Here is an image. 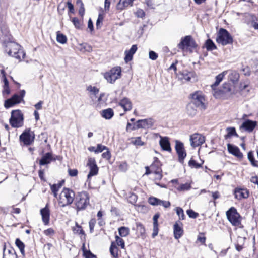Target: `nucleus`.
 Listing matches in <instances>:
<instances>
[{
  "instance_id": "obj_52",
  "label": "nucleus",
  "mask_w": 258,
  "mask_h": 258,
  "mask_svg": "<svg viewBox=\"0 0 258 258\" xmlns=\"http://www.w3.org/2000/svg\"><path fill=\"white\" fill-rule=\"evenodd\" d=\"M77 3L78 4H79V3L80 4V7L79 10V13L81 16L83 17L85 13V9L84 7L83 3L82 2L81 0H78Z\"/></svg>"
},
{
  "instance_id": "obj_27",
  "label": "nucleus",
  "mask_w": 258,
  "mask_h": 258,
  "mask_svg": "<svg viewBox=\"0 0 258 258\" xmlns=\"http://www.w3.org/2000/svg\"><path fill=\"white\" fill-rule=\"evenodd\" d=\"M101 116L106 119H111L114 115V112L112 109L108 108L103 110L101 113Z\"/></svg>"
},
{
  "instance_id": "obj_59",
  "label": "nucleus",
  "mask_w": 258,
  "mask_h": 258,
  "mask_svg": "<svg viewBox=\"0 0 258 258\" xmlns=\"http://www.w3.org/2000/svg\"><path fill=\"white\" fill-rule=\"evenodd\" d=\"M187 215H188V216L190 218H196L198 215V214L195 212L193 210H188L187 211Z\"/></svg>"
},
{
  "instance_id": "obj_42",
  "label": "nucleus",
  "mask_w": 258,
  "mask_h": 258,
  "mask_svg": "<svg viewBox=\"0 0 258 258\" xmlns=\"http://www.w3.org/2000/svg\"><path fill=\"white\" fill-rule=\"evenodd\" d=\"M244 239L242 237H238V243L235 245L236 249L237 251H240L243 249V244Z\"/></svg>"
},
{
  "instance_id": "obj_21",
  "label": "nucleus",
  "mask_w": 258,
  "mask_h": 258,
  "mask_svg": "<svg viewBox=\"0 0 258 258\" xmlns=\"http://www.w3.org/2000/svg\"><path fill=\"white\" fill-rule=\"evenodd\" d=\"M227 148L228 150L230 153L233 154L239 158H242L243 155L237 147L233 146L230 144H228Z\"/></svg>"
},
{
  "instance_id": "obj_55",
  "label": "nucleus",
  "mask_w": 258,
  "mask_h": 258,
  "mask_svg": "<svg viewBox=\"0 0 258 258\" xmlns=\"http://www.w3.org/2000/svg\"><path fill=\"white\" fill-rule=\"evenodd\" d=\"M191 188V186L189 184L186 183L185 184H182L180 185L179 187V190H188L190 189Z\"/></svg>"
},
{
  "instance_id": "obj_53",
  "label": "nucleus",
  "mask_w": 258,
  "mask_h": 258,
  "mask_svg": "<svg viewBox=\"0 0 258 258\" xmlns=\"http://www.w3.org/2000/svg\"><path fill=\"white\" fill-rule=\"evenodd\" d=\"M108 150V148L101 144H98L96 148V151H95V153H101L104 150Z\"/></svg>"
},
{
  "instance_id": "obj_64",
  "label": "nucleus",
  "mask_w": 258,
  "mask_h": 258,
  "mask_svg": "<svg viewBox=\"0 0 258 258\" xmlns=\"http://www.w3.org/2000/svg\"><path fill=\"white\" fill-rule=\"evenodd\" d=\"M68 173L70 176L74 177L76 176L78 174V170L77 169H69Z\"/></svg>"
},
{
  "instance_id": "obj_2",
  "label": "nucleus",
  "mask_w": 258,
  "mask_h": 258,
  "mask_svg": "<svg viewBox=\"0 0 258 258\" xmlns=\"http://www.w3.org/2000/svg\"><path fill=\"white\" fill-rule=\"evenodd\" d=\"M75 197V192L72 190L64 188L59 195L58 204L62 207L69 206L74 201Z\"/></svg>"
},
{
  "instance_id": "obj_9",
  "label": "nucleus",
  "mask_w": 258,
  "mask_h": 258,
  "mask_svg": "<svg viewBox=\"0 0 258 258\" xmlns=\"http://www.w3.org/2000/svg\"><path fill=\"white\" fill-rule=\"evenodd\" d=\"M121 68L116 67L111 69L109 72L105 73L104 77L108 82L113 83L121 77Z\"/></svg>"
},
{
  "instance_id": "obj_61",
  "label": "nucleus",
  "mask_w": 258,
  "mask_h": 258,
  "mask_svg": "<svg viewBox=\"0 0 258 258\" xmlns=\"http://www.w3.org/2000/svg\"><path fill=\"white\" fill-rule=\"evenodd\" d=\"M136 15L137 17L143 18L145 16L144 11L142 9H138L136 12Z\"/></svg>"
},
{
  "instance_id": "obj_54",
  "label": "nucleus",
  "mask_w": 258,
  "mask_h": 258,
  "mask_svg": "<svg viewBox=\"0 0 258 258\" xmlns=\"http://www.w3.org/2000/svg\"><path fill=\"white\" fill-rule=\"evenodd\" d=\"M80 46L82 47L81 49H84V51L90 52L92 50V47L87 43L81 44Z\"/></svg>"
},
{
  "instance_id": "obj_5",
  "label": "nucleus",
  "mask_w": 258,
  "mask_h": 258,
  "mask_svg": "<svg viewBox=\"0 0 258 258\" xmlns=\"http://www.w3.org/2000/svg\"><path fill=\"white\" fill-rule=\"evenodd\" d=\"M23 115L20 110H16L12 111L9 121L13 127L18 128L21 127L23 124Z\"/></svg>"
},
{
  "instance_id": "obj_6",
  "label": "nucleus",
  "mask_w": 258,
  "mask_h": 258,
  "mask_svg": "<svg viewBox=\"0 0 258 258\" xmlns=\"http://www.w3.org/2000/svg\"><path fill=\"white\" fill-rule=\"evenodd\" d=\"M233 86L229 83H225L220 90L215 91L213 94L216 98H228L233 93Z\"/></svg>"
},
{
  "instance_id": "obj_60",
  "label": "nucleus",
  "mask_w": 258,
  "mask_h": 258,
  "mask_svg": "<svg viewBox=\"0 0 258 258\" xmlns=\"http://www.w3.org/2000/svg\"><path fill=\"white\" fill-rule=\"evenodd\" d=\"M44 233L46 236H51L54 234V231L52 228H49V229H47L44 230Z\"/></svg>"
},
{
  "instance_id": "obj_15",
  "label": "nucleus",
  "mask_w": 258,
  "mask_h": 258,
  "mask_svg": "<svg viewBox=\"0 0 258 258\" xmlns=\"http://www.w3.org/2000/svg\"><path fill=\"white\" fill-rule=\"evenodd\" d=\"M175 149L178 156L179 161L183 164L184 159L186 156V153L184 148L183 144L181 142L176 141Z\"/></svg>"
},
{
  "instance_id": "obj_7",
  "label": "nucleus",
  "mask_w": 258,
  "mask_h": 258,
  "mask_svg": "<svg viewBox=\"0 0 258 258\" xmlns=\"http://www.w3.org/2000/svg\"><path fill=\"white\" fill-rule=\"evenodd\" d=\"M197 46L196 42L191 36H186L181 39L180 42L178 44V47L182 51L188 50L192 51V49Z\"/></svg>"
},
{
  "instance_id": "obj_1",
  "label": "nucleus",
  "mask_w": 258,
  "mask_h": 258,
  "mask_svg": "<svg viewBox=\"0 0 258 258\" xmlns=\"http://www.w3.org/2000/svg\"><path fill=\"white\" fill-rule=\"evenodd\" d=\"M5 51L9 55L21 60L24 58L25 53L21 46L14 42H9L7 43L5 47Z\"/></svg>"
},
{
  "instance_id": "obj_22",
  "label": "nucleus",
  "mask_w": 258,
  "mask_h": 258,
  "mask_svg": "<svg viewBox=\"0 0 258 258\" xmlns=\"http://www.w3.org/2000/svg\"><path fill=\"white\" fill-rule=\"evenodd\" d=\"M161 139L159 143L162 149L163 150L167 151H171V149L170 147V144L167 137H160Z\"/></svg>"
},
{
  "instance_id": "obj_30",
  "label": "nucleus",
  "mask_w": 258,
  "mask_h": 258,
  "mask_svg": "<svg viewBox=\"0 0 258 258\" xmlns=\"http://www.w3.org/2000/svg\"><path fill=\"white\" fill-rule=\"evenodd\" d=\"M180 75L181 76L179 77L180 79L189 82L191 81V77L193 76V73L184 71L181 73Z\"/></svg>"
},
{
  "instance_id": "obj_34",
  "label": "nucleus",
  "mask_w": 258,
  "mask_h": 258,
  "mask_svg": "<svg viewBox=\"0 0 258 258\" xmlns=\"http://www.w3.org/2000/svg\"><path fill=\"white\" fill-rule=\"evenodd\" d=\"M50 188L52 191V192L53 194V195L55 197H57V192L59 190V189L60 188V187L62 186V183H59L57 184H54L53 185L50 184Z\"/></svg>"
},
{
  "instance_id": "obj_17",
  "label": "nucleus",
  "mask_w": 258,
  "mask_h": 258,
  "mask_svg": "<svg viewBox=\"0 0 258 258\" xmlns=\"http://www.w3.org/2000/svg\"><path fill=\"white\" fill-rule=\"evenodd\" d=\"M21 102V97L17 94L14 95L11 98L5 101L4 106L6 108H10Z\"/></svg>"
},
{
  "instance_id": "obj_43",
  "label": "nucleus",
  "mask_w": 258,
  "mask_h": 258,
  "mask_svg": "<svg viewBox=\"0 0 258 258\" xmlns=\"http://www.w3.org/2000/svg\"><path fill=\"white\" fill-rule=\"evenodd\" d=\"M132 143L136 146H143L144 143L141 141V137H135L132 138Z\"/></svg>"
},
{
  "instance_id": "obj_25",
  "label": "nucleus",
  "mask_w": 258,
  "mask_h": 258,
  "mask_svg": "<svg viewBox=\"0 0 258 258\" xmlns=\"http://www.w3.org/2000/svg\"><path fill=\"white\" fill-rule=\"evenodd\" d=\"M183 230L182 228L178 223L174 225V235L175 239H179L183 235Z\"/></svg>"
},
{
  "instance_id": "obj_19",
  "label": "nucleus",
  "mask_w": 258,
  "mask_h": 258,
  "mask_svg": "<svg viewBox=\"0 0 258 258\" xmlns=\"http://www.w3.org/2000/svg\"><path fill=\"white\" fill-rule=\"evenodd\" d=\"M235 197L238 200L248 197L249 192L246 189L236 188L234 191Z\"/></svg>"
},
{
  "instance_id": "obj_3",
  "label": "nucleus",
  "mask_w": 258,
  "mask_h": 258,
  "mask_svg": "<svg viewBox=\"0 0 258 258\" xmlns=\"http://www.w3.org/2000/svg\"><path fill=\"white\" fill-rule=\"evenodd\" d=\"M74 200L76 208L78 211L85 209L89 204V197L85 191L79 192L76 197H75Z\"/></svg>"
},
{
  "instance_id": "obj_45",
  "label": "nucleus",
  "mask_w": 258,
  "mask_h": 258,
  "mask_svg": "<svg viewBox=\"0 0 258 258\" xmlns=\"http://www.w3.org/2000/svg\"><path fill=\"white\" fill-rule=\"evenodd\" d=\"M73 231L75 234H84L81 226L78 225L77 223H76L75 227H73Z\"/></svg>"
},
{
  "instance_id": "obj_29",
  "label": "nucleus",
  "mask_w": 258,
  "mask_h": 258,
  "mask_svg": "<svg viewBox=\"0 0 258 258\" xmlns=\"http://www.w3.org/2000/svg\"><path fill=\"white\" fill-rule=\"evenodd\" d=\"M3 258H17V255L14 249L11 248L7 252L4 248Z\"/></svg>"
},
{
  "instance_id": "obj_31",
  "label": "nucleus",
  "mask_w": 258,
  "mask_h": 258,
  "mask_svg": "<svg viewBox=\"0 0 258 258\" xmlns=\"http://www.w3.org/2000/svg\"><path fill=\"white\" fill-rule=\"evenodd\" d=\"M228 72H230L229 75V80L233 82H237L239 78V73L236 71L234 70L228 71Z\"/></svg>"
},
{
  "instance_id": "obj_32",
  "label": "nucleus",
  "mask_w": 258,
  "mask_h": 258,
  "mask_svg": "<svg viewBox=\"0 0 258 258\" xmlns=\"http://www.w3.org/2000/svg\"><path fill=\"white\" fill-rule=\"evenodd\" d=\"M56 40L58 42L63 44L67 42V38L64 34L61 33L60 31H57L56 35Z\"/></svg>"
},
{
  "instance_id": "obj_62",
  "label": "nucleus",
  "mask_w": 258,
  "mask_h": 258,
  "mask_svg": "<svg viewBox=\"0 0 258 258\" xmlns=\"http://www.w3.org/2000/svg\"><path fill=\"white\" fill-rule=\"evenodd\" d=\"M84 255L86 258H93L95 255L92 254L90 251L83 250Z\"/></svg>"
},
{
  "instance_id": "obj_41",
  "label": "nucleus",
  "mask_w": 258,
  "mask_h": 258,
  "mask_svg": "<svg viewBox=\"0 0 258 258\" xmlns=\"http://www.w3.org/2000/svg\"><path fill=\"white\" fill-rule=\"evenodd\" d=\"M137 231L141 236H143L145 233V229L144 226L140 223H136Z\"/></svg>"
},
{
  "instance_id": "obj_63",
  "label": "nucleus",
  "mask_w": 258,
  "mask_h": 258,
  "mask_svg": "<svg viewBox=\"0 0 258 258\" xmlns=\"http://www.w3.org/2000/svg\"><path fill=\"white\" fill-rule=\"evenodd\" d=\"M95 223H96V220L94 219H91L89 221V228H90L91 232H92V231H93Z\"/></svg>"
},
{
  "instance_id": "obj_13",
  "label": "nucleus",
  "mask_w": 258,
  "mask_h": 258,
  "mask_svg": "<svg viewBox=\"0 0 258 258\" xmlns=\"http://www.w3.org/2000/svg\"><path fill=\"white\" fill-rule=\"evenodd\" d=\"M87 165L90 169V171L87 176L88 180H89L92 176L98 174V168L96 165L95 159L94 158H89Z\"/></svg>"
},
{
  "instance_id": "obj_14",
  "label": "nucleus",
  "mask_w": 258,
  "mask_h": 258,
  "mask_svg": "<svg viewBox=\"0 0 258 258\" xmlns=\"http://www.w3.org/2000/svg\"><path fill=\"white\" fill-rule=\"evenodd\" d=\"M257 125V122L249 119H246L240 126V130L248 133H251Z\"/></svg>"
},
{
  "instance_id": "obj_40",
  "label": "nucleus",
  "mask_w": 258,
  "mask_h": 258,
  "mask_svg": "<svg viewBox=\"0 0 258 258\" xmlns=\"http://www.w3.org/2000/svg\"><path fill=\"white\" fill-rule=\"evenodd\" d=\"M206 47L208 50H213L216 49V46L211 39H208L205 43Z\"/></svg>"
},
{
  "instance_id": "obj_46",
  "label": "nucleus",
  "mask_w": 258,
  "mask_h": 258,
  "mask_svg": "<svg viewBox=\"0 0 258 258\" xmlns=\"http://www.w3.org/2000/svg\"><path fill=\"white\" fill-rule=\"evenodd\" d=\"M159 166L160 162L158 160V159L156 158L154 163L151 165L150 167L151 168V170L154 172L155 170L159 171Z\"/></svg>"
},
{
  "instance_id": "obj_8",
  "label": "nucleus",
  "mask_w": 258,
  "mask_h": 258,
  "mask_svg": "<svg viewBox=\"0 0 258 258\" xmlns=\"http://www.w3.org/2000/svg\"><path fill=\"white\" fill-rule=\"evenodd\" d=\"M226 214L228 220L233 225L239 226L240 225V216L234 207H231Z\"/></svg>"
},
{
  "instance_id": "obj_48",
  "label": "nucleus",
  "mask_w": 258,
  "mask_h": 258,
  "mask_svg": "<svg viewBox=\"0 0 258 258\" xmlns=\"http://www.w3.org/2000/svg\"><path fill=\"white\" fill-rule=\"evenodd\" d=\"M160 199L155 197H150L148 199V202L152 205H158Z\"/></svg>"
},
{
  "instance_id": "obj_51",
  "label": "nucleus",
  "mask_w": 258,
  "mask_h": 258,
  "mask_svg": "<svg viewBox=\"0 0 258 258\" xmlns=\"http://www.w3.org/2000/svg\"><path fill=\"white\" fill-rule=\"evenodd\" d=\"M188 164L189 166L195 168H199L202 166V164L197 163L194 160H190L188 162Z\"/></svg>"
},
{
  "instance_id": "obj_36",
  "label": "nucleus",
  "mask_w": 258,
  "mask_h": 258,
  "mask_svg": "<svg viewBox=\"0 0 258 258\" xmlns=\"http://www.w3.org/2000/svg\"><path fill=\"white\" fill-rule=\"evenodd\" d=\"M15 244L16 246L19 248L21 253L23 255L25 254V245L23 242H22L19 238H17L15 241Z\"/></svg>"
},
{
  "instance_id": "obj_47",
  "label": "nucleus",
  "mask_w": 258,
  "mask_h": 258,
  "mask_svg": "<svg viewBox=\"0 0 258 258\" xmlns=\"http://www.w3.org/2000/svg\"><path fill=\"white\" fill-rule=\"evenodd\" d=\"M87 90L89 91L92 95L96 96L99 92V89L96 87L89 86L87 87Z\"/></svg>"
},
{
  "instance_id": "obj_58",
  "label": "nucleus",
  "mask_w": 258,
  "mask_h": 258,
  "mask_svg": "<svg viewBox=\"0 0 258 258\" xmlns=\"http://www.w3.org/2000/svg\"><path fill=\"white\" fill-rule=\"evenodd\" d=\"M170 203L169 201H162L160 200L158 205H162L165 208H168L170 206Z\"/></svg>"
},
{
  "instance_id": "obj_33",
  "label": "nucleus",
  "mask_w": 258,
  "mask_h": 258,
  "mask_svg": "<svg viewBox=\"0 0 258 258\" xmlns=\"http://www.w3.org/2000/svg\"><path fill=\"white\" fill-rule=\"evenodd\" d=\"M195 106L189 103L187 106V112L188 114L191 116H195L197 113V110L195 109Z\"/></svg>"
},
{
  "instance_id": "obj_39",
  "label": "nucleus",
  "mask_w": 258,
  "mask_h": 258,
  "mask_svg": "<svg viewBox=\"0 0 258 258\" xmlns=\"http://www.w3.org/2000/svg\"><path fill=\"white\" fill-rule=\"evenodd\" d=\"M129 229L126 227H121L118 229L119 234L121 237L127 236L129 234Z\"/></svg>"
},
{
  "instance_id": "obj_4",
  "label": "nucleus",
  "mask_w": 258,
  "mask_h": 258,
  "mask_svg": "<svg viewBox=\"0 0 258 258\" xmlns=\"http://www.w3.org/2000/svg\"><path fill=\"white\" fill-rule=\"evenodd\" d=\"M216 41L222 45H226L233 43V38L227 30L221 28L218 33Z\"/></svg>"
},
{
  "instance_id": "obj_18",
  "label": "nucleus",
  "mask_w": 258,
  "mask_h": 258,
  "mask_svg": "<svg viewBox=\"0 0 258 258\" xmlns=\"http://www.w3.org/2000/svg\"><path fill=\"white\" fill-rule=\"evenodd\" d=\"M118 104L121 106L125 112L130 111L132 108V103L130 99L126 97H124L120 100Z\"/></svg>"
},
{
  "instance_id": "obj_28",
  "label": "nucleus",
  "mask_w": 258,
  "mask_h": 258,
  "mask_svg": "<svg viewBox=\"0 0 258 258\" xmlns=\"http://www.w3.org/2000/svg\"><path fill=\"white\" fill-rule=\"evenodd\" d=\"M136 126H133L132 128V130H135L137 128H146L148 126V120L147 119L139 120L137 122Z\"/></svg>"
},
{
  "instance_id": "obj_23",
  "label": "nucleus",
  "mask_w": 258,
  "mask_h": 258,
  "mask_svg": "<svg viewBox=\"0 0 258 258\" xmlns=\"http://www.w3.org/2000/svg\"><path fill=\"white\" fill-rule=\"evenodd\" d=\"M228 73V71H225L219 74L216 77V81L215 83L211 85V87L213 90L214 92L215 91H216V87L219 84V83L222 81L225 75H226Z\"/></svg>"
},
{
  "instance_id": "obj_49",
  "label": "nucleus",
  "mask_w": 258,
  "mask_h": 258,
  "mask_svg": "<svg viewBox=\"0 0 258 258\" xmlns=\"http://www.w3.org/2000/svg\"><path fill=\"white\" fill-rule=\"evenodd\" d=\"M176 212L180 219L183 220L184 219V214L183 210L182 208L180 207H177L176 208Z\"/></svg>"
},
{
  "instance_id": "obj_44",
  "label": "nucleus",
  "mask_w": 258,
  "mask_h": 258,
  "mask_svg": "<svg viewBox=\"0 0 258 258\" xmlns=\"http://www.w3.org/2000/svg\"><path fill=\"white\" fill-rule=\"evenodd\" d=\"M72 22L77 29H80L82 26V22L76 17H74L72 19Z\"/></svg>"
},
{
  "instance_id": "obj_16",
  "label": "nucleus",
  "mask_w": 258,
  "mask_h": 258,
  "mask_svg": "<svg viewBox=\"0 0 258 258\" xmlns=\"http://www.w3.org/2000/svg\"><path fill=\"white\" fill-rule=\"evenodd\" d=\"M40 214L44 225H48L49 223L50 219V210L48 208V204H47L44 208L41 209Z\"/></svg>"
},
{
  "instance_id": "obj_20",
  "label": "nucleus",
  "mask_w": 258,
  "mask_h": 258,
  "mask_svg": "<svg viewBox=\"0 0 258 258\" xmlns=\"http://www.w3.org/2000/svg\"><path fill=\"white\" fill-rule=\"evenodd\" d=\"M137 46L136 45H133L132 46L131 49L125 51V57L124 61L126 63L131 61L133 59V55L135 53L137 50Z\"/></svg>"
},
{
  "instance_id": "obj_56",
  "label": "nucleus",
  "mask_w": 258,
  "mask_h": 258,
  "mask_svg": "<svg viewBox=\"0 0 258 258\" xmlns=\"http://www.w3.org/2000/svg\"><path fill=\"white\" fill-rule=\"evenodd\" d=\"M103 20V17L101 14H99L96 22V27L97 29L101 27V23Z\"/></svg>"
},
{
  "instance_id": "obj_37",
  "label": "nucleus",
  "mask_w": 258,
  "mask_h": 258,
  "mask_svg": "<svg viewBox=\"0 0 258 258\" xmlns=\"http://www.w3.org/2000/svg\"><path fill=\"white\" fill-rule=\"evenodd\" d=\"M226 130L228 132V134L225 136V139H228L233 136H238L234 127H229L227 128Z\"/></svg>"
},
{
  "instance_id": "obj_26",
  "label": "nucleus",
  "mask_w": 258,
  "mask_h": 258,
  "mask_svg": "<svg viewBox=\"0 0 258 258\" xmlns=\"http://www.w3.org/2000/svg\"><path fill=\"white\" fill-rule=\"evenodd\" d=\"M52 160V154L50 153H47L43 156L41 159L39 161L40 165H44L50 163Z\"/></svg>"
},
{
  "instance_id": "obj_50",
  "label": "nucleus",
  "mask_w": 258,
  "mask_h": 258,
  "mask_svg": "<svg viewBox=\"0 0 258 258\" xmlns=\"http://www.w3.org/2000/svg\"><path fill=\"white\" fill-rule=\"evenodd\" d=\"M115 239L117 244L118 246H120L121 247V248H124L125 245L123 240L117 235L115 236Z\"/></svg>"
},
{
  "instance_id": "obj_12",
  "label": "nucleus",
  "mask_w": 258,
  "mask_h": 258,
  "mask_svg": "<svg viewBox=\"0 0 258 258\" xmlns=\"http://www.w3.org/2000/svg\"><path fill=\"white\" fill-rule=\"evenodd\" d=\"M205 142V137L202 134L195 133L190 136V145L194 148L202 145Z\"/></svg>"
},
{
  "instance_id": "obj_24",
  "label": "nucleus",
  "mask_w": 258,
  "mask_h": 258,
  "mask_svg": "<svg viewBox=\"0 0 258 258\" xmlns=\"http://www.w3.org/2000/svg\"><path fill=\"white\" fill-rule=\"evenodd\" d=\"M133 1L134 0H120L116 5V9L121 11L129 5H132Z\"/></svg>"
},
{
  "instance_id": "obj_57",
  "label": "nucleus",
  "mask_w": 258,
  "mask_h": 258,
  "mask_svg": "<svg viewBox=\"0 0 258 258\" xmlns=\"http://www.w3.org/2000/svg\"><path fill=\"white\" fill-rule=\"evenodd\" d=\"M149 58L155 60L158 58V54L153 51H150L149 53Z\"/></svg>"
},
{
  "instance_id": "obj_35",
  "label": "nucleus",
  "mask_w": 258,
  "mask_h": 258,
  "mask_svg": "<svg viewBox=\"0 0 258 258\" xmlns=\"http://www.w3.org/2000/svg\"><path fill=\"white\" fill-rule=\"evenodd\" d=\"M118 249L114 242H112L110 247V252L113 257L116 258L118 256Z\"/></svg>"
},
{
  "instance_id": "obj_11",
  "label": "nucleus",
  "mask_w": 258,
  "mask_h": 258,
  "mask_svg": "<svg viewBox=\"0 0 258 258\" xmlns=\"http://www.w3.org/2000/svg\"><path fill=\"white\" fill-rule=\"evenodd\" d=\"M192 102L195 106L201 109H205L206 108L204 101L205 99L203 96L202 93L201 92H196L192 95Z\"/></svg>"
},
{
  "instance_id": "obj_10",
  "label": "nucleus",
  "mask_w": 258,
  "mask_h": 258,
  "mask_svg": "<svg viewBox=\"0 0 258 258\" xmlns=\"http://www.w3.org/2000/svg\"><path fill=\"white\" fill-rule=\"evenodd\" d=\"M35 134L30 129H27L20 136L19 139L21 142H23L25 145H30L34 141Z\"/></svg>"
},
{
  "instance_id": "obj_38",
  "label": "nucleus",
  "mask_w": 258,
  "mask_h": 258,
  "mask_svg": "<svg viewBox=\"0 0 258 258\" xmlns=\"http://www.w3.org/2000/svg\"><path fill=\"white\" fill-rule=\"evenodd\" d=\"M248 159L253 166L258 167L257 161L255 160L253 152L252 151H250L248 152Z\"/></svg>"
}]
</instances>
